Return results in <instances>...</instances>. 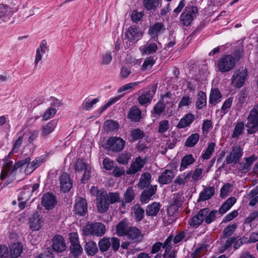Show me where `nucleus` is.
Here are the masks:
<instances>
[{
  "label": "nucleus",
  "instance_id": "obj_46",
  "mask_svg": "<svg viewBox=\"0 0 258 258\" xmlns=\"http://www.w3.org/2000/svg\"><path fill=\"white\" fill-rule=\"evenodd\" d=\"M99 101V98H96L93 100L89 98H86L82 104V108L84 110H90Z\"/></svg>",
  "mask_w": 258,
  "mask_h": 258
},
{
  "label": "nucleus",
  "instance_id": "obj_45",
  "mask_svg": "<svg viewBox=\"0 0 258 258\" xmlns=\"http://www.w3.org/2000/svg\"><path fill=\"white\" fill-rule=\"evenodd\" d=\"M98 246L101 252L107 251L111 246V242L109 238L103 237L98 242Z\"/></svg>",
  "mask_w": 258,
  "mask_h": 258
},
{
  "label": "nucleus",
  "instance_id": "obj_38",
  "mask_svg": "<svg viewBox=\"0 0 258 258\" xmlns=\"http://www.w3.org/2000/svg\"><path fill=\"white\" fill-rule=\"evenodd\" d=\"M206 94L203 91H200L197 95L196 107L198 109H201L203 107L206 106Z\"/></svg>",
  "mask_w": 258,
  "mask_h": 258
},
{
  "label": "nucleus",
  "instance_id": "obj_19",
  "mask_svg": "<svg viewBox=\"0 0 258 258\" xmlns=\"http://www.w3.org/2000/svg\"><path fill=\"white\" fill-rule=\"evenodd\" d=\"M43 220L38 213L32 215L29 220V228L32 231H38L42 226Z\"/></svg>",
  "mask_w": 258,
  "mask_h": 258
},
{
  "label": "nucleus",
  "instance_id": "obj_57",
  "mask_svg": "<svg viewBox=\"0 0 258 258\" xmlns=\"http://www.w3.org/2000/svg\"><path fill=\"white\" fill-rule=\"evenodd\" d=\"M131 156L127 153L119 154L117 157V161L122 164H126L129 162Z\"/></svg>",
  "mask_w": 258,
  "mask_h": 258
},
{
  "label": "nucleus",
  "instance_id": "obj_42",
  "mask_svg": "<svg viewBox=\"0 0 258 258\" xmlns=\"http://www.w3.org/2000/svg\"><path fill=\"white\" fill-rule=\"evenodd\" d=\"M23 250V246L20 243L13 244L10 250V255L12 258H17L19 256Z\"/></svg>",
  "mask_w": 258,
  "mask_h": 258
},
{
  "label": "nucleus",
  "instance_id": "obj_32",
  "mask_svg": "<svg viewBox=\"0 0 258 258\" xmlns=\"http://www.w3.org/2000/svg\"><path fill=\"white\" fill-rule=\"evenodd\" d=\"M127 220L124 219L116 225V233L120 236H125L129 230Z\"/></svg>",
  "mask_w": 258,
  "mask_h": 258
},
{
  "label": "nucleus",
  "instance_id": "obj_34",
  "mask_svg": "<svg viewBox=\"0 0 258 258\" xmlns=\"http://www.w3.org/2000/svg\"><path fill=\"white\" fill-rule=\"evenodd\" d=\"M215 193V187L209 186L205 188L200 194L198 201H205L210 199L214 196Z\"/></svg>",
  "mask_w": 258,
  "mask_h": 258
},
{
  "label": "nucleus",
  "instance_id": "obj_36",
  "mask_svg": "<svg viewBox=\"0 0 258 258\" xmlns=\"http://www.w3.org/2000/svg\"><path fill=\"white\" fill-rule=\"evenodd\" d=\"M195 162V159L191 154H188L184 156L181 159L179 171H182L184 170Z\"/></svg>",
  "mask_w": 258,
  "mask_h": 258
},
{
  "label": "nucleus",
  "instance_id": "obj_1",
  "mask_svg": "<svg viewBox=\"0 0 258 258\" xmlns=\"http://www.w3.org/2000/svg\"><path fill=\"white\" fill-rule=\"evenodd\" d=\"M217 212L216 210L210 212L208 208L201 209L196 215L190 219L189 224L194 227H198L204 221L207 224H210L215 220Z\"/></svg>",
  "mask_w": 258,
  "mask_h": 258
},
{
  "label": "nucleus",
  "instance_id": "obj_8",
  "mask_svg": "<svg viewBox=\"0 0 258 258\" xmlns=\"http://www.w3.org/2000/svg\"><path fill=\"white\" fill-rule=\"evenodd\" d=\"M243 155V150L238 145H235L229 155L227 156L226 162L227 164H237Z\"/></svg>",
  "mask_w": 258,
  "mask_h": 258
},
{
  "label": "nucleus",
  "instance_id": "obj_43",
  "mask_svg": "<svg viewBox=\"0 0 258 258\" xmlns=\"http://www.w3.org/2000/svg\"><path fill=\"white\" fill-rule=\"evenodd\" d=\"M151 178V175L150 173L145 172L142 174L138 183V187L141 189L148 187L150 183Z\"/></svg>",
  "mask_w": 258,
  "mask_h": 258
},
{
  "label": "nucleus",
  "instance_id": "obj_41",
  "mask_svg": "<svg viewBox=\"0 0 258 258\" xmlns=\"http://www.w3.org/2000/svg\"><path fill=\"white\" fill-rule=\"evenodd\" d=\"M161 205L159 203L154 202L148 205L146 208V214L149 216H156L159 212Z\"/></svg>",
  "mask_w": 258,
  "mask_h": 258
},
{
  "label": "nucleus",
  "instance_id": "obj_44",
  "mask_svg": "<svg viewBox=\"0 0 258 258\" xmlns=\"http://www.w3.org/2000/svg\"><path fill=\"white\" fill-rule=\"evenodd\" d=\"M221 97L222 95L218 89H212L210 94L209 103L214 105L220 101Z\"/></svg>",
  "mask_w": 258,
  "mask_h": 258
},
{
  "label": "nucleus",
  "instance_id": "obj_49",
  "mask_svg": "<svg viewBox=\"0 0 258 258\" xmlns=\"http://www.w3.org/2000/svg\"><path fill=\"white\" fill-rule=\"evenodd\" d=\"M215 145V144L213 142H211L208 144L207 148L202 155L203 159L207 160L210 158L214 151Z\"/></svg>",
  "mask_w": 258,
  "mask_h": 258
},
{
  "label": "nucleus",
  "instance_id": "obj_60",
  "mask_svg": "<svg viewBox=\"0 0 258 258\" xmlns=\"http://www.w3.org/2000/svg\"><path fill=\"white\" fill-rule=\"evenodd\" d=\"M56 113V110L54 108L50 107L47 109L43 115V119L47 120L53 117Z\"/></svg>",
  "mask_w": 258,
  "mask_h": 258
},
{
  "label": "nucleus",
  "instance_id": "obj_39",
  "mask_svg": "<svg viewBox=\"0 0 258 258\" xmlns=\"http://www.w3.org/2000/svg\"><path fill=\"white\" fill-rule=\"evenodd\" d=\"M134 191L132 187H129L124 194L123 199L121 200V205L124 207L126 204L130 203L134 199Z\"/></svg>",
  "mask_w": 258,
  "mask_h": 258
},
{
  "label": "nucleus",
  "instance_id": "obj_52",
  "mask_svg": "<svg viewBox=\"0 0 258 258\" xmlns=\"http://www.w3.org/2000/svg\"><path fill=\"white\" fill-rule=\"evenodd\" d=\"M133 211L136 216V220L137 221H141L144 216V210L142 209L140 206L137 205L135 206Z\"/></svg>",
  "mask_w": 258,
  "mask_h": 258
},
{
  "label": "nucleus",
  "instance_id": "obj_26",
  "mask_svg": "<svg viewBox=\"0 0 258 258\" xmlns=\"http://www.w3.org/2000/svg\"><path fill=\"white\" fill-rule=\"evenodd\" d=\"M257 159V157L255 155H252L248 158H245L244 159L245 163H240L239 169L243 173H246L250 170L253 163Z\"/></svg>",
  "mask_w": 258,
  "mask_h": 258
},
{
  "label": "nucleus",
  "instance_id": "obj_21",
  "mask_svg": "<svg viewBox=\"0 0 258 258\" xmlns=\"http://www.w3.org/2000/svg\"><path fill=\"white\" fill-rule=\"evenodd\" d=\"M60 189L64 192L69 191L73 186L72 180L70 175L67 173H63L60 176Z\"/></svg>",
  "mask_w": 258,
  "mask_h": 258
},
{
  "label": "nucleus",
  "instance_id": "obj_27",
  "mask_svg": "<svg viewBox=\"0 0 258 258\" xmlns=\"http://www.w3.org/2000/svg\"><path fill=\"white\" fill-rule=\"evenodd\" d=\"M127 118L135 122H139L142 118V111L137 106H134L130 109Z\"/></svg>",
  "mask_w": 258,
  "mask_h": 258
},
{
  "label": "nucleus",
  "instance_id": "obj_30",
  "mask_svg": "<svg viewBox=\"0 0 258 258\" xmlns=\"http://www.w3.org/2000/svg\"><path fill=\"white\" fill-rule=\"evenodd\" d=\"M158 49L156 43L149 40L145 45L141 46L140 50L143 54H150L155 53Z\"/></svg>",
  "mask_w": 258,
  "mask_h": 258
},
{
  "label": "nucleus",
  "instance_id": "obj_58",
  "mask_svg": "<svg viewBox=\"0 0 258 258\" xmlns=\"http://www.w3.org/2000/svg\"><path fill=\"white\" fill-rule=\"evenodd\" d=\"M165 108V105L164 104L161 100L158 101L155 106L154 107V112L157 115H160L162 113Z\"/></svg>",
  "mask_w": 258,
  "mask_h": 258
},
{
  "label": "nucleus",
  "instance_id": "obj_24",
  "mask_svg": "<svg viewBox=\"0 0 258 258\" xmlns=\"http://www.w3.org/2000/svg\"><path fill=\"white\" fill-rule=\"evenodd\" d=\"M191 175V171L178 175L174 181V183L171 186L172 189L175 190L177 188V186L184 185L189 180Z\"/></svg>",
  "mask_w": 258,
  "mask_h": 258
},
{
  "label": "nucleus",
  "instance_id": "obj_48",
  "mask_svg": "<svg viewBox=\"0 0 258 258\" xmlns=\"http://www.w3.org/2000/svg\"><path fill=\"white\" fill-rule=\"evenodd\" d=\"M172 236H168L163 243V248L165 249L164 252L163 254V257H165L166 255H168L171 252L172 249Z\"/></svg>",
  "mask_w": 258,
  "mask_h": 258
},
{
  "label": "nucleus",
  "instance_id": "obj_15",
  "mask_svg": "<svg viewBox=\"0 0 258 258\" xmlns=\"http://www.w3.org/2000/svg\"><path fill=\"white\" fill-rule=\"evenodd\" d=\"M165 31L164 25L162 23L157 22L151 26L149 28L148 34L154 41H158V36Z\"/></svg>",
  "mask_w": 258,
  "mask_h": 258
},
{
  "label": "nucleus",
  "instance_id": "obj_16",
  "mask_svg": "<svg viewBox=\"0 0 258 258\" xmlns=\"http://www.w3.org/2000/svg\"><path fill=\"white\" fill-rule=\"evenodd\" d=\"M48 51L47 41L45 39L42 40L36 50V55L35 56L34 64L36 68L38 63L41 61L42 56Z\"/></svg>",
  "mask_w": 258,
  "mask_h": 258
},
{
  "label": "nucleus",
  "instance_id": "obj_10",
  "mask_svg": "<svg viewBox=\"0 0 258 258\" xmlns=\"http://www.w3.org/2000/svg\"><path fill=\"white\" fill-rule=\"evenodd\" d=\"M246 76L247 73L245 70H237L231 79V84L237 88L241 87L245 81Z\"/></svg>",
  "mask_w": 258,
  "mask_h": 258
},
{
  "label": "nucleus",
  "instance_id": "obj_29",
  "mask_svg": "<svg viewBox=\"0 0 258 258\" xmlns=\"http://www.w3.org/2000/svg\"><path fill=\"white\" fill-rule=\"evenodd\" d=\"M195 120V115L191 113L185 114L178 122L177 127L184 128L189 126Z\"/></svg>",
  "mask_w": 258,
  "mask_h": 258
},
{
  "label": "nucleus",
  "instance_id": "obj_18",
  "mask_svg": "<svg viewBox=\"0 0 258 258\" xmlns=\"http://www.w3.org/2000/svg\"><path fill=\"white\" fill-rule=\"evenodd\" d=\"M56 204L55 197L50 193L44 194L41 199V205L47 210L52 209Z\"/></svg>",
  "mask_w": 258,
  "mask_h": 258
},
{
  "label": "nucleus",
  "instance_id": "obj_6",
  "mask_svg": "<svg viewBox=\"0 0 258 258\" xmlns=\"http://www.w3.org/2000/svg\"><path fill=\"white\" fill-rule=\"evenodd\" d=\"M69 236L71 243L70 246V256H80L83 252V248L80 244L78 234L77 232H72L69 234Z\"/></svg>",
  "mask_w": 258,
  "mask_h": 258
},
{
  "label": "nucleus",
  "instance_id": "obj_12",
  "mask_svg": "<svg viewBox=\"0 0 258 258\" xmlns=\"http://www.w3.org/2000/svg\"><path fill=\"white\" fill-rule=\"evenodd\" d=\"M148 89L144 91L138 98V102L141 105L150 103L155 95L156 88L153 86H151Z\"/></svg>",
  "mask_w": 258,
  "mask_h": 258
},
{
  "label": "nucleus",
  "instance_id": "obj_33",
  "mask_svg": "<svg viewBox=\"0 0 258 258\" xmlns=\"http://www.w3.org/2000/svg\"><path fill=\"white\" fill-rule=\"evenodd\" d=\"M157 190V185H150L144 190L141 195V201L148 202L151 198L155 194Z\"/></svg>",
  "mask_w": 258,
  "mask_h": 258
},
{
  "label": "nucleus",
  "instance_id": "obj_28",
  "mask_svg": "<svg viewBox=\"0 0 258 258\" xmlns=\"http://www.w3.org/2000/svg\"><path fill=\"white\" fill-rule=\"evenodd\" d=\"M174 176V172L172 170L166 169L159 175L158 181L162 184H168L171 182Z\"/></svg>",
  "mask_w": 258,
  "mask_h": 258
},
{
  "label": "nucleus",
  "instance_id": "obj_50",
  "mask_svg": "<svg viewBox=\"0 0 258 258\" xmlns=\"http://www.w3.org/2000/svg\"><path fill=\"white\" fill-rule=\"evenodd\" d=\"M244 130V123L243 122H238L235 125L233 130L232 137L233 138H238L243 133Z\"/></svg>",
  "mask_w": 258,
  "mask_h": 258
},
{
  "label": "nucleus",
  "instance_id": "obj_51",
  "mask_svg": "<svg viewBox=\"0 0 258 258\" xmlns=\"http://www.w3.org/2000/svg\"><path fill=\"white\" fill-rule=\"evenodd\" d=\"M155 63V60L153 57L149 56L147 57L141 66V70L142 71H146L151 69Z\"/></svg>",
  "mask_w": 258,
  "mask_h": 258
},
{
  "label": "nucleus",
  "instance_id": "obj_2",
  "mask_svg": "<svg viewBox=\"0 0 258 258\" xmlns=\"http://www.w3.org/2000/svg\"><path fill=\"white\" fill-rule=\"evenodd\" d=\"M237 61L236 57L234 55L232 54H225L217 60L216 68L218 71L220 73H228L234 69Z\"/></svg>",
  "mask_w": 258,
  "mask_h": 258
},
{
  "label": "nucleus",
  "instance_id": "obj_31",
  "mask_svg": "<svg viewBox=\"0 0 258 258\" xmlns=\"http://www.w3.org/2000/svg\"><path fill=\"white\" fill-rule=\"evenodd\" d=\"M31 197V191L26 189L21 191L18 197L19 207L22 210L25 207L28 201L29 200Z\"/></svg>",
  "mask_w": 258,
  "mask_h": 258
},
{
  "label": "nucleus",
  "instance_id": "obj_20",
  "mask_svg": "<svg viewBox=\"0 0 258 258\" xmlns=\"http://www.w3.org/2000/svg\"><path fill=\"white\" fill-rule=\"evenodd\" d=\"M74 210L79 215H85L88 211L87 204L86 199L79 197L75 202Z\"/></svg>",
  "mask_w": 258,
  "mask_h": 258
},
{
  "label": "nucleus",
  "instance_id": "obj_56",
  "mask_svg": "<svg viewBox=\"0 0 258 258\" xmlns=\"http://www.w3.org/2000/svg\"><path fill=\"white\" fill-rule=\"evenodd\" d=\"M108 196V200L109 204L118 203L120 201L119 195L117 192H109Z\"/></svg>",
  "mask_w": 258,
  "mask_h": 258
},
{
  "label": "nucleus",
  "instance_id": "obj_54",
  "mask_svg": "<svg viewBox=\"0 0 258 258\" xmlns=\"http://www.w3.org/2000/svg\"><path fill=\"white\" fill-rule=\"evenodd\" d=\"M131 136L132 138V141H135L142 139L144 136V133L140 129L136 128L131 132Z\"/></svg>",
  "mask_w": 258,
  "mask_h": 258
},
{
  "label": "nucleus",
  "instance_id": "obj_47",
  "mask_svg": "<svg viewBox=\"0 0 258 258\" xmlns=\"http://www.w3.org/2000/svg\"><path fill=\"white\" fill-rule=\"evenodd\" d=\"M200 135L197 134H191L186 140L184 145L188 147H194L198 142Z\"/></svg>",
  "mask_w": 258,
  "mask_h": 258
},
{
  "label": "nucleus",
  "instance_id": "obj_59",
  "mask_svg": "<svg viewBox=\"0 0 258 258\" xmlns=\"http://www.w3.org/2000/svg\"><path fill=\"white\" fill-rule=\"evenodd\" d=\"M144 6L147 10H153L156 8L159 4L158 0H144Z\"/></svg>",
  "mask_w": 258,
  "mask_h": 258
},
{
  "label": "nucleus",
  "instance_id": "obj_55",
  "mask_svg": "<svg viewBox=\"0 0 258 258\" xmlns=\"http://www.w3.org/2000/svg\"><path fill=\"white\" fill-rule=\"evenodd\" d=\"M12 161H10L7 163L4 166L0 175V178L1 179H5L9 174L10 175V173L11 172L10 169L11 166H12Z\"/></svg>",
  "mask_w": 258,
  "mask_h": 258
},
{
  "label": "nucleus",
  "instance_id": "obj_37",
  "mask_svg": "<svg viewBox=\"0 0 258 258\" xmlns=\"http://www.w3.org/2000/svg\"><path fill=\"white\" fill-rule=\"evenodd\" d=\"M236 199L234 197H230L228 198L219 208V212L223 214L227 212L236 203Z\"/></svg>",
  "mask_w": 258,
  "mask_h": 258
},
{
  "label": "nucleus",
  "instance_id": "obj_22",
  "mask_svg": "<svg viewBox=\"0 0 258 258\" xmlns=\"http://www.w3.org/2000/svg\"><path fill=\"white\" fill-rule=\"evenodd\" d=\"M14 13V10L11 8L7 5H0V24L8 21Z\"/></svg>",
  "mask_w": 258,
  "mask_h": 258
},
{
  "label": "nucleus",
  "instance_id": "obj_9",
  "mask_svg": "<svg viewBox=\"0 0 258 258\" xmlns=\"http://www.w3.org/2000/svg\"><path fill=\"white\" fill-rule=\"evenodd\" d=\"M109 206L106 191H101L96 198V206L98 211L100 213L105 212L108 210Z\"/></svg>",
  "mask_w": 258,
  "mask_h": 258
},
{
  "label": "nucleus",
  "instance_id": "obj_25",
  "mask_svg": "<svg viewBox=\"0 0 258 258\" xmlns=\"http://www.w3.org/2000/svg\"><path fill=\"white\" fill-rule=\"evenodd\" d=\"M57 121L56 120H52L43 125L41 128V136L43 138L47 137L51 134L57 125Z\"/></svg>",
  "mask_w": 258,
  "mask_h": 258
},
{
  "label": "nucleus",
  "instance_id": "obj_7",
  "mask_svg": "<svg viewBox=\"0 0 258 258\" xmlns=\"http://www.w3.org/2000/svg\"><path fill=\"white\" fill-rule=\"evenodd\" d=\"M198 9L196 7H186L185 11L180 16V22L184 25L188 26L191 23L194 18L196 17Z\"/></svg>",
  "mask_w": 258,
  "mask_h": 258
},
{
  "label": "nucleus",
  "instance_id": "obj_11",
  "mask_svg": "<svg viewBox=\"0 0 258 258\" xmlns=\"http://www.w3.org/2000/svg\"><path fill=\"white\" fill-rule=\"evenodd\" d=\"M125 36V38L130 42H136L141 39L142 32L138 27L133 25L126 30Z\"/></svg>",
  "mask_w": 258,
  "mask_h": 258
},
{
  "label": "nucleus",
  "instance_id": "obj_3",
  "mask_svg": "<svg viewBox=\"0 0 258 258\" xmlns=\"http://www.w3.org/2000/svg\"><path fill=\"white\" fill-rule=\"evenodd\" d=\"M106 232L105 226L100 222L90 223L82 227V234L85 236L101 237Z\"/></svg>",
  "mask_w": 258,
  "mask_h": 258
},
{
  "label": "nucleus",
  "instance_id": "obj_5",
  "mask_svg": "<svg viewBox=\"0 0 258 258\" xmlns=\"http://www.w3.org/2000/svg\"><path fill=\"white\" fill-rule=\"evenodd\" d=\"M125 144V142L120 137H111L102 146L107 151L118 152L124 149Z\"/></svg>",
  "mask_w": 258,
  "mask_h": 258
},
{
  "label": "nucleus",
  "instance_id": "obj_62",
  "mask_svg": "<svg viewBox=\"0 0 258 258\" xmlns=\"http://www.w3.org/2000/svg\"><path fill=\"white\" fill-rule=\"evenodd\" d=\"M236 228L237 225L235 224L229 225L224 230L223 233L224 235L226 237L231 235Z\"/></svg>",
  "mask_w": 258,
  "mask_h": 258
},
{
  "label": "nucleus",
  "instance_id": "obj_40",
  "mask_svg": "<svg viewBox=\"0 0 258 258\" xmlns=\"http://www.w3.org/2000/svg\"><path fill=\"white\" fill-rule=\"evenodd\" d=\"M31 161V158L29 157L26 158L25 159L21 160L16 162L13 165L12 170L10 173V176H12L13 178L15 176L16 171L19 168L22 167L26 166L27 163Z\"/></svg>",
  "mask_w": 258,
  "mask_h": 258
},
{
  "label": "nucleus",
  "instance_id": "obj_35",
  "mask_svg": "<svg viewBox=\"0 0 258 258\" xmlns=\"http://www.w3.org/2000/svg\"><path fill=\"white\" fill-rule=\"evenodd\" d=\"M84 249L87 254L89 256H93L98 251L97 244L93 241L86 242L84 246Z\"/></svg>",
  "mask_w": 258,
  "mask_h": 258
},
{
  "label": "nucleus",
  "instance_id": "obj_17",
  "mask_svg": "<svg viewBox=\"0 0 258 258\" xmlns=\"http://www.w3.org/2000/svg\"><path fill=\"white\" fill-rule=\"evenodd\" d=\"M52 248L54 251L61 252L66 250L67 245L64 238L60 235H55L52 239Z\"/></svg>",
  "mask_w": 258,
  "mask_h": 258
},
{
  "label": "nucleus",
  "instance_id": "obj_14",
  "mask_svg": "<svg viewBox=\"0 0 258 258\" xmlns=\"http://www.w3.org/2000/svg\"><path fill=\"white\" fill-rule=\"evenodd\" d=\"M146 158H142L141 156L136 157L135 161L132 162L130 168L127 170V174H134L141 171L146 164Z\"/></svg>",
  "mask_w": 258,
  "mask_h": 258
},
{
  "label": "nucleus",
  "instance_id": "obj_23",
  "mask_svg": "<svg viewBox=\"0 0 258 258\" xmlns=\"http://www.w3.org/2000/svg\"><path fill=\"white\" fill-rule=\"evenodd\" d=\"M126 235L127 236L128 239L136 243L140 242L143 237L141 230L135 227H130Z\"/></svg>",
  "mask_w": 258,
  "mask_h": 258
},
{
  "label": "nucleus",
  "instance_id": "obj_53",
  "mask_svg": "<svg viewBox=\"0 0 258 258\" xmlns=\"http://www.w3.org/2000/svg\"><path fill=\"white\" fill-rule=\"evenodd\" d=\"M120 96H118L113 98H110L109 101L103 106L100 107L99 110V114H101L103 111H104L108 107L111 106L112 104L116 103L118 101L120 98Z\"/></svg>",
  "mask_w": 258,
  "mask_h": 258
},
{
  "label": "nucleus",
  "instance_id": "obj_64",
  "mask_svg": "<svg viewBox=\"0 0 258 258\" xmlns=\"http://www.w3.org/2000/svg\"><path fill=\"white\" fill-rule=\"evenodd\" d=\"M112 59V54L110 52H106L102 56L101 64L107 65L110 63Z\"/></svg>",
  "mask_w": 258,
  "mask_h": 258
},
{
  "label": "nucleus",
  "instance_id": "obj_13",
  "mask_svg": "<svg viewBox=\"0 0 258 258\" xmlns=\"http://www.w3.org/2000/svg\"><path fill=\"white\" fill-rule=\"evenodd\" d=\"M45 161L46 157L43 155L35 158L32 162L29 161L26 164V168L24 170L25 173L26 175H30Z\"/></svg>",
  "mask_w": 258,
  "mask_h": 258
},
{
  "label": "nucleus",
  "instance_id": "obj_4",
  "mask_svg": "<svg viewBox=\"0 0 258 258\" xmlns=\"http://www.w3.org/2000/svg\"><path fill=\"white\" fill-rule=\"evenodd\" d=\"M245 126L248 128L247 133L253 134L258 131V104L254 106L251 109L247 117Z\"/></svg>",
  "mask_w": 258,
  "mask_h": 258
},
{
  "label": "nucleus",
  "instance_id": "obj_61",
  "mask_svg": "<svg viewBox=\"0 0 258 258\" xmlns=\"http://www.w3.org/2000/svg\"><path fill=\"white\" fill-rule=\"evenodd\" d=\"M202 174L203 170L201 168H196L192 174L191 175L192 180L198 181L201 179L203 177Z\"/></svg>",
  "mask_w": 258,
  "mask_h": 258
},
{
  "label": "nucleus",
  "instance_id": "obj_63",
  "mask_svg": "<svg viewBox=\"0 0 258 258\" xmlns=\"http://www.w3.org/2000/svg\"><path fill=\"white\" fill-rule=\"evenodd\" d=\"M169 128V121L167 120H161L159 124L158 132L163 133Z\"/></svg>",
  "mask_w": 258,
  "mask_h": 258
}]
</instances>
